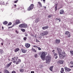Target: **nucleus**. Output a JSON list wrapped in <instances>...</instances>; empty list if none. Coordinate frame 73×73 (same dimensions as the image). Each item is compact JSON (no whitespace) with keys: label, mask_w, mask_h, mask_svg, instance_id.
I'll list each match as a JSON object with an SVG mask.
<instances>
[{"label":"nucleus","mask_w":73,"mask_h":73,"mask_svg":"<svg viewBox=\"0 0 73 73\" xmlns=\"http://www.w3.org/2000/svg\"><path fill=\"white\" fill-rule=\"evenodd\" d=\"M16 23L17 24H20V21L19 20H16Z\"/></svg>","instance_id":"6ab92c4d"},{"label":"nucleus","mask_w":73,"mask_h":73,"mask_svg":"<svg viewBox=\"0 0 73 73\" xmlns=\"http://www.w3.org/2000/svg\"><path fill=\"white\" fill-rule=\"evenodd\" d=\"M52 15H50L48 16V18H50L52 17Z\"/></svg>","instance_id":"72a5a7b5"},{"label":"nucleus","mask_w":73,"mask_h":73,"mask_svg":"<svg viewBox=\"0 0 73 73\" xmlns=\"http://www.w3.org/2000/svg\"><path fill=\"white\" fill-rule=\"evenodd\" d=\"M57 6H55V11H57Z\"/></svg>","instance_id":"a19ab883"},{"label":"nucleus","mask_w":73,"mask_h":73,"mask_svg":"<svg viewBox=\"0 0 73 73\" xmlns=\"http://www.w3.org/2000/svg\"><path fill=\"white\" fill-rule=\"evenodd\" d=\"M38 21H39V18H37L36 19L35 22L36 23H37V22H38Z\"/></svg>","instance_id":"412c9836"},{"label":"nucleus","mask_w":73,"mask_h":73,"mask_svg":"<svg viewBox=\"0 0 73 73\" xmlns=\"http://www.w3.org/2000/svg\"><path fill=\"white\" fill-rule=\"evenodd\" d=\"M54 52V50H53V51H52V52Z\"/></svg>","instance_id":"6e6d98bb"},{"label":"nucleus","mask_w":73,"mask_h":73,"mask_svg":"<svg viewBox=\"0 0 73 73\" xmlns=\"http://www.w3.org/2000/svg\"><path fill=\"white\" fill-rule=\"evenodd\" d=\"M0 73H2L1 72H0Z\"/></svg>","instance_id":"680f3d73"},{"label":"nucleus","mask_w":73,"mask_h":73,"mask_svg":"<svg viewBox=\"0 0 73 73\" xmlns=\"http://www.w3.org/2000/svg\"><path fill=\"white\" fill-rule=\"evenodd\" d=\"M16 58L17 59L18 58V57H17Z\"/></svg>","instance_id":"13d9d810"},{"label":"nucleus","mask_w":73,"mask_h":73,"mask_svg":"<svg viewBox=\"0 0 73 73\" xmlns=\"http://www.w3.org/2000/svg\"><path fill=\"white\" fill-rule=\"evenodd\" d=\"M42 0H41V1H42Z\"/></svg>","instance_id":"0e129e2a"},{"label":"nucleus","mask_w":73,"mask_h":73,"mask_svg":"<svg viewBox=\"0 0 73 73\" xmlns=\"http://www.w3.org/2000/svg\"><path fill=\"white\" fill-rule=\"evenodd\" d=\"M19 50V48H17L15 50V52H18Z\"/></svg>","instance_id":"a878e982"},{"label":"nucleus","mask_w":73,"mask_h":73,"mask_svg":"<svg viewBox=\"0 0 73 73\" xmlns=\"http://www.w3.org/2000/svg\"><path fill=\"white\" fill-rule=\"evenodd\" d=\"M36 17V15H34L31 17V19H32V20H34V19H35Z\"/></svg>","instance_id":"2eb2a0df"},{"label":"nucleus","mask_w":73,"mask_h":73,"mask_svg":"<svg viewBox=\"0 0 73 73\" xmlns=\"http://www.w3.org/2000/svg\"><path fill=\"white\" fill-rule=\"evenodd\" d=\"M44 8L45 9H46V7H45V6H44Z\"/></svg>","instance_id":"864d4df0"},{"label":"nucleus","mask_w":73,"mask_h":73,"mask_svg":"<svg viewBox=\"0 0 73 73\" xmlns=\"http://www.w3.org/2000/svg\"><path fill=\"white\" fill-rule=\"evenodd\" d=\"M64 69L66 72H69V71H70V70H71V69H70L67 67L64 68Z\"/></svg>","instance_id":"9d476101"},{"label":"nucleus","mask_w":73,"mask_h":73,"mask_svg":"<svg viewBox=\"0 0 73 73\" xmlns=\"http://www.w3.org/2000/svg\"><path fill=\"white\" fill-rule=\"evenodd\" d=\"M21 50L22 53H27V50L23 48H22L21 49Z\"/></svg>","instance_id":"6e6552de"},{"label":"nucleus","mask_w":73,"mask_h":73,"mask_svg":"<svg viewBox=\"0 0 73 73\" xmlns=\"http://www.w3.org/2000/svg\"><path fill=\"white\" fill-rule=\"evenodd\" d=\"M0 52L1 53H3V51L2 50L0 49Z\"/></svg>","instance_id":"473e14b6"},{"label":"nucleus","mask_w":73,"mask_h":73,"mask_svg":"<svg viewBox=\"0 0 73 73\" xmlns=\"http://www.w3.org/2000/svg\"><path fill=\"white\" fill-rule=\"evenodd\" d=\"M55 42L56 44H59L60 42V40L56 39L55 40Z\"/></svg>","instance_id":"4468645a"},{"label":"nucleus","mask_w":73,"mask_h":73,"mask_svg":"<svg viewBox=\"0 0 73 73\" xmlns=\"http://www.w3.org/2000/svg\"><path fill=\"white\" fill-rule=\"evenodd\" d=\"M2 45H3V43H1Z\"/></svg>","instance_id":"5fc2aeb1"},{"label":"nucleus","mask_w":73,"mask_h":73,"mask_svg":"<svg viewBox=\"0 0 73 73\" xmlns=\"http://www.w3.org/2000/svg\"><path fill=\"white\" fill-rule=\"evenodd\" d=\"M58 62L59 64H63L64 63V61L62 60H59Z\"/></svg>","instance_id":"aec40b11"},{"label":"nucleus","mask_w":73,"mask_h":73,"mask_svg":"<svg viewBox=\"0 0 73 73\" xmlns=\"http://www.w3.org/2000/svg\"><path fill=\"white\" fill-rule=\"evenodd\" d=\"M27 37H24L23 38V40H25V41H26V40H27Z\"/></svg>","instance_id":"7c9ffc66"},{"label":"nucleus","mask_w":73,"mask_h":73,"mask_svg":"<svg viewBox=\"0 0 73 73\" xmlns=\"http://www.w3.org/2000/svg\"><path fill=\"white\" fill-rule=\"evenodd\" d=\"M57 54L55 53L54 54V56H56Z\"/></svg>","instance_id":"58836bf2"},{"label":"nucleus","mask_w":73,"mask_h":73,"mask_svg":"<svg viewBox=\"0 0 73 73\" xmlns=\"http://www.w3.org/2000/svg\"><path fill=\"white\" fill-rule=\"evenodd\" d=\"M8 23V22L5 21V22L3 23V24H4V25H6V24H7Z\"/></svg>","instance_id":"bb28decb"},{"label":"nucleus","mask_w":73,"mask_h":73,"mask_svg":"<svg viewBox=\"0 0 73 73\" xmlns=\"http://www.w3.org/2000/svg\"><path fill=\"white\" fill-rule=\"evenodd\" d=\"M14 6H15V7H16V5H15Z\"/></svg>","instance_id":"4d7b16f0"},{"label":"nucleus","mask_w":73,"mask_h":73,"mask_svg":"<svg viewBox=\"0 0 73 73\" xmlns=\"http://www.w3.org/2000/svg\"><path fill=\"white\" fill-rule=\"evenodd\" d=\"M24 71V69H21L20 70V72H23Z\"/></svg>","instance_id":"c85d7f7f"},{"label":"nucleus","mask_w":73,"mask_h":73,"mask_svg":"<svg viewBox=\"0 0 73 73\" xmlns=\"http://www.w3.org/2000/svg\"><path fill=\"white\" fill-rule=\"evenodd\" d=\"M60 14H63V13H64V10L62 9L60 10Z\"/></svg>","instance_id":"f3484780"},{"label":"nucleus","mask_w":73,"mask_h":73,"mask_svg":"<svg viewBox=\"0 0 73 73\" xmlns=\"http://www.w3.org/2000/svg\"><path fill=\"white\" fill-rule=\"evenodd\" d=\"M38 3L39 5H40V7H42V5L41 4V3L40 2H38Z\"/></svg>","instance_id":"c756f323"},{"label":"nucleus","mask_w":73,"mask_h":73,"mask_svg":"<svg viewBox=\"0 0 73 73\" xmlns=\"http://www.w3.org/2000/svg\"><path fill=\"white\" fill-rule=\"evenodd\" d=\"M65 35H68V37H70V33H69V31H65Z\"/></svg>","instance_id":"0eeeda50"},{"label":"nucleus","mask_w":73,"mask_h":73,"mask_svg":"<svg viewBox=\"0 0 73 73\" xmlns=\"http://www.w3.org/2000/svg\"><path fill=\"white\" fill-rule=\"evenodd\" d=\"M57 50L59 54L60 58L61 59L64 58L65 57V52H63L62 54H61V52H62V50L58 48H57Z\"/></svg>","instance_id":"f257e3e1"},{"label":"nucleus","mask_w":73,"mask_h":73,"mask_svg":"<svg viewBox=\"0 0 73 73\" xmlns=\"http://www.w3.org/2000/svg\"><path fill=\"white\" fill-rule=\"evenodd\" d=\"M15 32L16 33H17V34L19 33V32H17V31L16 30L15 31Z\"/></svg>","instance_id":"a18cd8bd"},{"label":"nucleus","mask_w":73,"mask_h":73,"mask_svg":"<svg viewBox=\"0 0 73 73\" xmlns=\"http://www.w3.org/2000/svg\"><path fill=\"white\" fill-rule=\"evenodd\" d=\"M19 1L18 0H17V1H15L14 2V3H17L18 1Z\"/></svg>","instance_id":"79ce46f5"},{"label":"nucleus","mask_w":73,"mask_h":73,"mask_svg":"<svg viewBox=\"0 0 73 73\" xmlns=\"http://www.w3.org/2000/svg\"><path fill=\"white\" fill-rule=\"evenodd\" d=\"M38 50H41V48H40V47H38Z\"/></svg>","instance_id":"c9c22d12"},{"label":"nucleus","mask_w":73,"mask_h":73,"mask_svg":"<svg viewBox=\"0 0 73 73\" xmlns=\"http://www.w3.org/2000/svg\"><path fill=\"white\" fill-rule=\"evenodd\" d=\"M55 20L56 21L57 23H59V22H61V19L60 18H56Z\"/></svg>","instance_id":"9b49d317"},{"label":"nucleus","mask_w":73,"mask_h":73,"mask_svg":"<svg viewBox=\"0 0 73 73\" xmlns=\"http://www.w3.org/2000/svg\"><path fill=\"white\" fill-rule=\"evenodd\" d=\"M64 68H61V71H60V72L61 73H64Z\"/></svg>","instance_id":"5701e85b"},{"label":"nucleus","mask_w":73,"mask_h":73,"mask_svg":"<svg viewBox=\"0 0 73 73\" xmlns=\"http://www.w3.org/2000/svg\"><path fill=\"white\" fill-rule=\"evenodd\" d=\"M35 57H36H36H37V54H35Z\"/></svg>","instance_id":"ea45409f"},{"label":"nucleus","mask_w":73,"mask_h":73,"mask_svg":"<svg viewBox=\"0 0 73 73\" xmlns=\"http://www.w3.org/2000/svg\"><path fill=\"white\" fill-rule=\"evenodd\" d=\"M52 58L49 55L46 56L45 58V60L46 61V63H47L48 64H49L50 62L51 61Z\"/></svg>","instance_id":"f03ea898"},{"label":"nucleus","mask_w":73,"mask_h":73,"mask_svg":"<svg viewBox=\"0 0 73 73\" xmlns=\"http://www.w3.org/2000/svg\"><path fill=\"white\" fill-rule=\"evenodd\" d=\"M2 4L3 5H4L5 4H4V2H3V3Z\"/></svg>","instance_id":"603ef678"},{"label":"nucleus","mask_w":73,"mask_h":73,"mask_svg":"<svg viewBox=\"0 0 73 73\" xmlns=\"http://www.w3.org/2000/svg\"><path fill=\"white\" fill-rule=\"evenodd\" d=\"M21 30L23 32H25V29H21Z\"/></svg>","instance_id":"cd10ccee"},{"label":"nucleus","mask_w":73,"mask_h":73,"mask_svg":"<svg viewBox=\"0 0 73 73\" xmlns=\"http://www.w3.org/2000/svg\"><path fill=\"white\" fill-rule=\"evenodd\" d=\"M12 62H10L9 64H8L6 65V67L7 68H9V66H10L11 65V64H12Z\"/></svg>","instance_id":"dca6fc26"},{"label":"nucleus","mask_w":73,"mask_h":73,"mask_svg":"<svg viewBox=\"0 0 73 73\" xmlns=\"http://www.w3.org/2000/svg\"><path fill=\"white\" fill-rule=\"evenodd\" d=\"M31 73H35V72H34V71H31Z\"/></svg>","instance_id":"de8ad7c7"},{"label":"nucleus","mask_w":73,"mask_h":73,"mask_svg":"<svg viewBox=\"0 0 73 73\" xmlns=\"http://www.w3.org/2000/svg\"><path fill=\"white\" fill-rule=\"evenodd\" d=\"M33 46L35 47V48H38V46Z\"/></svg>","instance_id":"c03bdc74"},{"label":"nucleus","mask_w":73,"mask_h":73,"mask_svg":"<svg viewBox=\"0 0 73 73\" xmlns=\"http://www.w3.org/2000/svg\"><path fill=\"white\" fill-rule=\"evenodd\" d=\"M70 53L71 54V55H73V51H70Z\"/></svg>","instance_id":"2f4dec72"},{"label":"nucleus","mask_w":73,"mask_h":73,"mask_svg":"<svg viewBox=\"0 0 73 73\" xmlns=\"http://www.w3.org/2000/svg\"><path fill=\"white\" fill-rule=\"evenodd\" d=\"M49 28V27L48 26H46V27H44L42 28V29H43V30H45V29H48Z\"/></svg>","instance_id":"f8f14e48"},{"label":"nucleus","mask_w":73,"mask_h":73,"mask_svg":"<svg viewBox=\"0 0 73 73\" xmlns=\"http://www.w3.org/2000/svg\"><path fill=\"white\" fill-rule=\"evenodd\" d=\"M19 27L21 28H27V25L26 24H22L19 25Z\"/></svg>","instance_id":"20e7f679"},{"label":"nucleus","mask_w":73,"mask_h":73,"mask_svg":"<svg viewBox=\"0 0 73 73\" xmlns=\"http://www.w3.org/2000/svg\"><path fill=\"white\" fill-rule=\"evenodd\" d=\"M12 24V23L11 22H10L8 24V25H11Z\"/></svg>","instance_id":"e433bc0d"},{"label":"nucleus","mask_w":73,"mask_h":73,"mask_svg":"<svg viewBox=\"0 0 73 73\" xmlns=\"http://www.w3.org/2000/svg\"><path fill=\"white\" fill-rule=\"evenodd\" d=\"M70 64L71 65H73V61H71L70 62Z\"/></svg>","instance_id":"f704fd0d"},{"label":"nucleus","mask_w":73,"mask_h":73,"mask_svg":"<svg viewBox=\"0 0 73 73\" xmlns=\"http://www.w3.org/2000/svg\"><path fill=\"white\" fill-rule=\"evenodd\" d=\"M54 66H52L50 68V70L51 71H53V68Z\"/></svg>","instance_id":"4be33fe9"},{"label":"nucleus","mask_w":73,"mask_h":73,"mask_svg":"<svg viewBox=\"0 0 73 73\" xmlns=\"http://www.w3.org/2000/svg\"><path fill=\"white\" fill-rule=\"evenodd\" d=\"M25 46L27 48H29L30 46H31V45H30V44L29 43H26Z\"/></svg>","instance_id":"1a4fd4ad"},{"label":"nucleus","mask_w":73,"mask_h":73,"mask_svg":"<svg viewBox=\"0 0 73 73\" xmlns=\"http://www.w3.org/2000/svg\"><path fill=\"white\" fill-rule=\"evenodd\" d=\"M16 64L17 65L18 64H19V62H21V60L20 59H18V61H17L16 62Z\"/></svg>","instance_id":"ddd939ff"},{"label":"nucleus","mask_w":73,"mask_h":73,"mask_svg":"<svg viewBox=\"0 0 73 73\" xmlns=\"http://www.w3.org/2000/svg\"><path fill=\"white\" fill-rule=\"evenodd\" d=\"M4 73H10L9 71L7 70H5L4 71Z\"/></svg>","instance_id":"a211bd4d"},{"label":"nucleus","mask_w":73,"mask_h":73,"mask_svg":"<svg viewBox=\"0 0 73 73\" xmlns=\"http://www.w3.org/2000/svg\"><path fill=\"white\" fill-rule=\"evenodd\" d=\"M34 8V5L32 4H31L29 7L28 11H31V10H32Z\"/></svg>","instance_id":"39448f33"},{"label":"nucleus","mask_w":73,"mask_h":73,"mask_svg":"<svg viewBox=\"0 0 73 73\" xmlns=\"http://www.w3.org/2000/svg\"><path fill=\"white\" fill-rule=\"evenodd\" d=\"M43 1L44 2V3H45V0H43Z\"/></svg>","instance_id":"3c124183"},{"label":"nucleus","mask_w":73,"mask_h":73,"mask_svg":"<svg viewBox=\"0 0 73 73\" xmlns=\"http://www.w3.org/2000/svg\"><path fill=\"white\" fill-rule=\"evenodd\" d=\"M25 36L27 37L28 36V34H25Z\"/></svg>","instance_id":"49530a36"},{"label":"nucleus","mask_w":73,"mask_h":73,"mask_svg":"<svg viewBox=\"0 0 73 73\" xmlns=\"http://www.w3.org/2000/svg\"><path fill=\"white\" fill-rule=\"evenodd\" d=\"M16 61H17V59H16Z\"/></svg>","instance_id":"e2e57ef3"},{"label":"nucleus","mask_w":73,"mask_h":73,"mask_svg":"<svg viewBox=\"0 0 73 73\" xmlns=\"http://www.w3.org/2000/svg\"><path fill=\"white\" fill-rule=\"evenodd\" d=\"M12 61H13V63H16V60H15V59H14V58H12Z\"/></svg>","instance_id":"b1692460"},{"label":"nucleus","mask_w":73,"mask_h":73,"mask_svg":"<svg viewBox=\"0 0 73 73\" xmlns=\"http://www.w3.org/2000/svg\"><path fill=\"white\" fill-rule=\"evenodd\" d=\"M58 57V56H56V57H55L56 59H57V58Z\"/></svg>","instance_id":"09e8293b"},{"label":"nucleus","mask_w":73,"mask_h":73,"mask_svg":"<svg viewBox=\"0 0 73 73\" xmlns=\"http://www.w3.org/2000/svg\"><path fill=\"white\" fill-rule=\"evenodd\" d=\"M70 68H73V66H70Z\"/></svg>","instance_id":"8fccbe9b"},{"label":"nucleus","mask_w":73,"mask_h":73,"mask_svg":"<svg viewBox=\"0 0 73 73\" xmlns=\"http://www.w3.org/2000/svg\"><path fill=\"white\" fill-rule=\"evenodd\" d=\"M14 58H16V57H14Z\"/></svg>","instance_id":"052dcab7"},{"label":"nucleus","mask_w":73,"mask_h":73,"mask_svg":"<svg viewBox=\"0 0 73 73\" xmlns=\"http://www.w3.org/2000/svg\"><path fill=\"white\" fill-rule=\"evenodd\" d=\"M32 50L33 52H36V50H35V49L34 48H32V49H31Z\"/></svg>","instance_id":"393cba45"},{"label":"nucleus","mask_w":73,"mask_h":73,"mask_svg":"<svg viewBox=\"0 0 73 73\" xmlns=\"http://www.w3.org/2000/svg\"><path fill=\"white\" fill-rule=\"evenodd\" d=\"M48 32L44 31L43 33H41V35L42 36H44L45 35H48Z\"/></svg>","instance_id":"423d86ee"},{"label":"nucleus","mask_w":73,"mask_h":73,"mask_svg":"<svg viewBox=\"0 0 73 73\" xmlns=\"http://www.w3.org/2000/svg\"><path fill=\"white\" fill-rule=\"evenodd\" d=\"M46 55L45 54V53L44 52H43L40 55V57L41 58V59L43 60H44L45 59V56Z\"/></svg>","instance_id":"7ed1b4c3"},{"label":"nucleus","mask_w":73,"mask_h":73,"mask_svg":"<svg viewBox=\"0 0 73 73\" xmlns=\"http://www.w3.org/2000/svg\"><path fill=\"white\" fill-rule=\"evenodd\" d=\"M54 53H55V52H53V54H54Z\"/></svg>","instance_id":"bf43d9fd"},{"label":"nucleus","mask_w":73,"mask_h":73,"mask_svg":"<svg viewBox=\"0 0 73 73\" xmlns=\"http://www.w3.org/2000/svg\"><path fill=\"white\" fill-rule=\"evenodd\" d=\"M12 73H16V72L15 71H13L12 72Z\"/></svg>","instance_id":"37998d69"},{"label":"nucleus","mask_w":73,"mask_h":73,"mask_svg":"<svg viewBox=\"0 0 73 73\" xmlns=\"http://www.w3.org/2000/svg\"><path fill=\"white\" fill-rule=\"evenodd\" d=\"M36 42H40V41H39V40H38L36 39Z\"/></svg>","instance_id":"4c0bfd02"}]
</instances>
